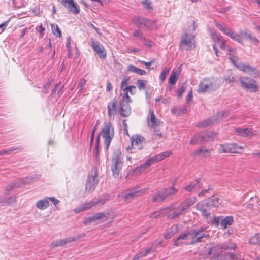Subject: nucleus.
Masks as SVG:
<instances>
[{"instance_id": "nucleus-50", "label": "nucleus", "mask_w": 260, "mask_h": 260, "mask_svg": "<svg viewBox=\"0 0 260 260\" xmlns=\"http://www.w3.org/2000/svg\"><path fill=\"white\" fill-rule=\"evenodd\" d=\"M209 31L211 37L214 41H219V39H220L217 35L216 31L214 30L210 29Z\"/></svg>"}, {"instance_id": "nucleus-15", "label": "nucleus", "mask_w": 260, "mask_h": 260, "mask_svg": "<svg viewBox=\"0 0 260 260\" xmlns=\"http://www.w3.org/2000/svg\"><path fill=\"white\" fill-rule=\"evenodd\" d=\"M242 86L248 89L251 92H256L259 89V86L256 81L249 77H241L239 79Z\"/></svg>"}, {"instance_id": "nucleus-19", "label": "nucleus", "mask_w": 260, "mask_h": 260, "mask_svg": "<svg viewBox=\"0 0 260 260\" xmlns=\"http://www.w3.org/2000/svg\"><path fill=\"white\" fill-rule=\"evenodd\" d=\"M62 4L67 8L69 11L75 14L80 13V9L77 4L74 2V0H61Z\"/></svg>"}, {"instance_id": "nucleus-60", "label": "nucleus", "mask_w": 260, "mask_h": 260, "mask_svg": "<svg viewBox=\"0 0 260 260\" xmlns=\"http://www.w3.org/2000/svg\"><path fill=\"white\" fill-rule=\"evenodd\" d=\"M162 243V241L161 240H159L158 241H155L153 244H152V247L151 248V250L152 249H155L156 248H157L158 245H161Z\"/></svg>"}, {"instance_id": "nucleus-6", "label": "nucleus", "mask_w": 260, "mask_h": 260, "mask_svg": "<svg viewBox=\"0 0 260 260\" xmlns=\"http://www.w3.org/2000/svg\"><path fill=\"white\" fill-rule=\"evenodd\" d=\"M220 204V202L219 199L213 197L198 203L196 205V208L201 212L205 218H208L210 217L209 210L212 208L217 207Z\"/></svg>"}, {"instance_id": "nucleus-48", "label": "nucleus", "mask_w": 260, "mask_h": 260, "mask_svg": "<svg viewBox=\"0 0 260 260\" xmlns=\"http://www.w3.org/2000/svg\"><path fill=\"white\" fill-rule=\"evenodd\" d=\"M146 80L139 79L137 81V85L139 90L145 89L146 88Z\"/></svg>"}, {"instance_id": "nucleus-55", "label": "nucleus", "mask_w": 260, "mask_h": 260, "mask_svg": "<svg viewBox=\"0 0 260 260\" xmlns=\"http://www.w3.org/2000/svg\"><path fill=\"white\" fill-rule=\"evenodd\" d=\"M161 155L162 156V159H165V158L168 157L169 156L172 154V152L171 151H166L160 153Z\"/></svg>"}, {"instance_id": "nucleus-16", "label": "nucleus", "mask_w": 260, "mask_h": 260, "mask_svg": "<svg viewBox=\"0 0 260 260\" xmlns=\"http://www.w3.org/2000/svg\"><path fill=\"white\" fill-rule=\"evenodd\" d=\"M242 150L243 147L236 143L221 144L219 149L220 153H240Z\"/></svg>"}, {"instance_id": "nucleus-8", "label": "nucleus", "mask_w": 260, "mask_h": 260, "mask_svg": "<svg viewBox=\"0 0 260 260\" xmlns=\"http://www.w3.org/2000/svg\"><path fill=\"white\" fill-rule=\"evenodd\" d=\"M133 22L138 27L145 28L149 30L157 29L156 21L146 18L138 16L133 19Z\"/></svg>"}, {"instance_id": "nucleus-56", "label": "nucleus", "mask_w": 260, "mask_h": 260, "mask_svg": "<svg viewBox=\"0 0 260 260\" xmlns=\"http://www.w3.org/2000/svg\"><path fill=\"white\" fill-rule=\"evenodd\" d=\"M192 98H193V94H192V91L191 89L190 92L188 93V94L187 95V102L188 104H189L190 102H192Z\"/></svg>"}, {"instance_id": "nucleus-41", "label": "nucleus", "mask_w": 260, "mask_h": 260, "mask_svg": "<svg viewBox=\"0 0 260 260\" xmlns=\"http://www.w3.org/2000/svg\"><path fill=\"white\" fill-rule=\"evenodd\" d=\"M249 243L251 244H260V233L255 234L249 239Z\"/></svg>"}, {"instance_id": "nucleus-27", "label": "nucleus", "mask_w": 260, "mask_h": 260, "mask_svg": "<svg viewBox=\"0 0 260 260\" xmlns=\"http://www.w3.org/2000/svg\"><path fill=\"white\" fill-rule=\"evenodd\" d=\"M235 132L242 136L248 138L251 137L254 135V133L249 128H235Z\"/></svg>"}, {"instance_id": "nucleus-58", "label": "nucleus", "mask_w": 260, "mask_h": 260, "mask_svg": "<svg viewBox=\"0 0 260 260\" xmlns=\"http://www.w3.org/2000/svg\"><path fill=\"white\" fill-rule=\"evenodd\" d=\"M8 22H9V21H7L4 22L3 23H2V24H0V29H1L0 32H2L5 30L6 27L7 26V24Z\"/></svg>"}, {"instance_id": "nucleus-33", "label": "nucleus", "mask_w": 260, "mask_h": 260, "mask_svg": "<svg viewBox=\"0 0 260 260\" xmlns=\"http://www.w3.org/2000/svg\"><path fill=\"white\" fill-rule=\"evenodd\" d=\"M127 71L134 73L140 75H144L146 74L145 70L139 69L133 64H129L127 66Z\"/></svg>"}, {"instance_id": "nucleus-28", "label": "nucleus", "mask_w": 260, "mask_h": 260, "mask_svg": "<svg viewBox=\"0 0 260 260\" xmlns=\"http://www.w3.org/2000/svg\"><path fill=\"white\" fill-rule=\"evenodd\" d=\"M166 198V194L165 193V190H163L162 188L155 194L152 198V201L153 202H159L165 200Z\"/></svg>"}, {"instance_id": "nucleus-57", "label": "nucleus", "mask_w": 260, "mask_h": 260, "mask_svg": "<svg viewBox=\"0 0 260 260\" xmlns=\"http://www.w3.org/2000/svg\"><path fill=\"white\" fill-rule=\"evenodd\" d=\"M47 199H48V201H51L55 206L59 203V201L54 197H47Z\"/></svg>"}, {"instance_id": "nucleus-2", "label": "nucleus", "mask_w": 260, "mask_h": 260, "mask_svg": "<svg viewBox=\"0 0 260 260\" xmlns=\"http://www.w3.org/2000/svg\"><path fill=\"white\" fill-rule=\"evenodd\" d=\"M196 202L195 198H189L185 199L179 205L175 204L165 208L168 218L174 219L185 214Z\"/></svg>"}, {"instance_id": "nucleus-24", "label": "nucleus", "mask_w": 260, "mask_h": 260, "mask_svg": "<svg viewBox=\"0 0 260 260\" xmlns=\"http://www.w3.org/2000/svg\"><path fill=\"white\" fill-rule=\"evenodd\" d=\"M117 105V101L115 99L110 102L107 106L108 115L110 118H114L117 113L116 107Z\"/></svg>"}, {"instance_id": "nucleus-34", "label": "nucleus", "mask_w": 260, "mask_h": 260, "mask_svg": "<svg viewBox=\"0 0 260 260\" xmlns=\"http://www.w3.org/2000/svg\"><path fill=\"white\" fill-rule=\"evenodd\" d=\"M258 199L256 197H252L248 204V206L249 208H252L253 210H260V207L259 206Z\"/></svg>"}, {"instance_id": "nucleus-10", "label": "nucleus", "mask_w": 260, "mask_h": 260, "mask_svg": "<svg viewBox=\"0 0 260 260\" xmlns=\"http://www.w3.org/2000/svg\"><path fill=\"white\" fill-rule=\"evenodd\" d=\"M121 154L120 152L117 151L115 152L112 159L111 170L113 175L115 178H117L119 176V172L121 168Z\"/></svg>"}, {"instance_id": "nucleus-43", "label": "nucleus", "mask_w": 260, "mask_h": 260, "mask_svg": "<svg viewBox=\"0 0 260 260\" xmlns=\"http://www.w3.org/2000/svg\"><path fill=\"white\" fill-rule=\"evenodd\" d=\"M109 200V197L108 195H105L102 199H93L95 203V206L98 205H104L107 201Z\"/></svg>"}, {"instance_id": "nucleus-38", "label": "nucleus", "mask_w": 260, "mask_h": 260, "mask_svg": "<svg viewBox=\"0 0 260 260\" xmlns=\"http://www.w3.org/2000/svg\"><path fill=\"white\" fill-rule=\"evenodd\" d=\"M143 7L147 11L151 12L153 10V7L151 2L149 0H144L141 2Z\"/></svg>"}, {"instance_id": "nucleus-31", "label": "nucleus", "mask_w": 260, "mask_h": 260, "mask_svg": "<svg viewBox=\"0 0 260 260\" xmlns=\"http://www.w3.org/2000/svg\"><path fill=\"white\" fill-rule=\"evenodd\" d=\"M150 118L148 119V125L151 127H154L159 125V121L157 119L154 115V112L150 110L149 111Z\"/></svg>"}, {"instance_id": "nucleus-13", "label": "nucleus", "mask_w": 260, "mask_h": 260, "mask_svg": "<svg viewBox=\"0 0 260 260\" xmlns=\"http://www.w3.org/2000/svg\"><path fill=\"white\" fill-rule=\"evenodd\" d=\"M20 185L16 181L13 182L11 185L10 186H8L6 189V194L5 196V197L4 198V199H0V204H1L3 206H6V205H12L15 203V198L10 196L9 197H7V194H9L11 190L14 188H19L20 187Z\"/></svg>"}, {"instance_id": "nucleus-42", "label": "nucleus", "mask_w": 260, "mask_h": 260, "mask_svg": "<svg viewBox=\"0 0 260 260\" xmlns=\"http://www.w3.org/2000/svg\"><path fill=\"white\" fill-rule=\"evenodd\" d=\"M203 141L201 140V137H200V133L194 136L191 139L190 141V144H198L203 143Z\"/></svg>"}, {"instance_id": "nucleus-9", "label": "nucleus", "mask_w": 260, "mask_h": 260, "mask_svg": "<svg viewBox=\"0 0 260 260\" xmlns=\"http://www.w3.org/2000/svg\"><path fill=\"white\" fill-rule=\"evenodd\" d=\"M98 170L96 167H93L89 174L86 183V190L89 192H92L98 183Z\"/></svg>"}, {"instance_id": "nucleus-59", "label": "nucleus", "mask_w": 260, "mask_h": 260, "mask_svg": "<svg viewBox=\"0 0 260 260\" xmlns=\"http://www.w3.org/2000/svg\"><path fill=\"white\" fill-rule=\"evenodd\" d=\"M233 31L229 28H225V29H224L223 32L227 36H229L230 37V36L232 35V33H233Z\"/></svg>"}, {"instance_id": "nucleus-53", "label": "nucleus", "mask_w": 260, "mask_h": 260, "mask_svg": "<svg viewBox=\"0 0 260 260\" xmlns=\"http://www.w3.org/2000/svg\"><path fill=\"white\" fill-rule=\"evenodd\" d=\"M185 90V87L183 85L181 86L177 90V94L179 98L182 96V94Z\"/></svg>"}, {"instance_id": "nucleus-47", "label": "nucleus", "mask_w": 260, "mask_h": 260, "mask_svg": "<svg viewBox=\"0 0 260 260\" xmlns=\"http://www.w3.org/2000/svg\"><path fill=\"white\" fill-rule=\"evenodd\" d=\"M86 80L85 79H81L78 84V88H79V92L81 93H84V89L86 85Z\"/></svg>"}, {"instance_id": "nucleus-29", "label": "nucleus", "mask_w": 260, "mask_h": 260, "mask_svg": "<svg viewBox=\"0 0 260 260\" xmlns=\"http://www.w3.org/2000/svg\"><path fill=\"white\" fill-rule=\"evenodd\" d=\"M201 180V179L200 178H198L195 181L191 182L190 184L185 187V190L189 192H192L194 190L199 188L200 187Z\"/></svg>"}, {"instance_id": "nucleus-54", "label": "nucleus", "mask_w": 260, "mask_h": 260, "mask_svg": "<svg viewBox=\"0 0 260 260\" xmlns=\"http://www.w3.org/2000/svg\"><path fill=\"white\" fill-rule=\"evenodd\" d=\"M16 149L10 148L8 149H5L2 151H0V155H4L5 154H10L13 150Z\"/></svg>"}, {"instance_id": "nucleus-4", "label": "nucleus", "mask_w": 260, "mask_h": 260, "mask_svg": "<svg viewBox=\"0 0 260 260\" xmlns=\"http://www.w3.org/2000/svg\"><path fill=\"white\" fill-rule=\"evenodd\" d=\"M220 86V81L217 79L204 78L198 85L199 93H211L217 90Z\"/></svg>"}, {"instance_id": "nucleus-20", "label": "nucleus", "mask_w": 260, "mask_h": 260, "mask_svg": "<svg viewBox=\"0 0 260 260\" xmlns=\"http://www.w3.org/2000/svg\"><path fill=\"white\" fill-rule=\"evenodd\" d=\"M162 158L161 155V154L159 153L157 155H156L154 156H153L148 159L144 164L141 165L139 167V169L141 171H144L145 169L148 168L152 164L155 162H158L162 160Z\"/></svg>"}, {"instance_id": "nucleus-61", "label": "nucleus", "mask_w": 260, "mask_h": 260, "mask_svg": "<svg viewBox=\"0 0 260 260\" xmlns=\"http://www.w3.org/2000/svg\"><path fill=\"white\" fill-rule=\"evenodd\" d=\"M241 35L245 37L248 39H250L252 35L247 30H245L241 32Z\"/></svg>"}, {"instance_id": "nucleus-39", "label": "nucleus", "mask_w": 260, "mask_h": 260, "mask_svg": "<svg viewBox=\"0 0 260 260\" xmlns=\"http://www.w3.org/2000/svg\"><path fill=\"white\" fill-rule=\"evenodd\" d=\"M51 27L52 33L54 36L59 38L61 37V32L57 25L55 24H51Z\"/></svg>"}, {"instance_id": "nucleus-49", "label": "nucleus", "mask_w": 260, "mask_h": 260, "mask_svg": "<svg viewBox=\"0 0 260 260\" xmlns=\"http://www.w3.org/2000/svg\"><path fill=\"white\" fill-rule=\"evenodd\" d=\"M226 260H241L240 256L237 255L234 253H228L225 257Z\"/></svg>"}, {"instance_id": "nucleus-46", "label": "nucleus", "mask_w": 260, "mask_h": 260, "mask_svg": "<svg viewBox=\"0 0 260 260\" xmlns=\"http://www.w3.org/2000/svg\"><path fill=\"white\" fill-rule=\"evenodd\" d=\"M133 36L138 38L140 40H146V37L144 36L143 33L139 29H136L134 31Z\"/></svg>"}, {"instance_id": "nucleus-18", "label": "nucleus", "mask_w": 260, "mask_h": 260, "mask_svg": "<svg viewBox=\"0 0 260 260\" xmlns=\"http://www.w3.org/2000/svg\"><path fill=\"white\" fill-rule=\"evenodd\" d=\"M91 46L93 51L98 54L99 57L104 59L106 57V50L102 45L98 41H95L93 39H91Z\"/></svg>"}, {"instance_id": "nucleus-51", "label": "nucleus", "mask_w": 260, "mask_h": 260, "mask_svg": "<svg viewBox=\"0 0 260 260\" xmlns=\"http://www.w3.org/2000/svg\"><path fill=\"white\" fill-rule=\"evenodd\" d=\"M230 37L234 40L237 41L238 42L240 43H242V40L241 36H240L238 34H235V32H233L232 35L230 36Z\"/></svg>"}, {"instance_id": "nucleus-7", "label": "nucleus", "mask_w": 260, "mask_h": 260, "mask_svg": "<svg viewBox=\"0 0 260 260\" xmlns=\"http://www.w3.org/2000/svg\"><path fill=\"white\" fill-rule=\"evenodd\" d=\"M230 59L234 66L240 71L246 73L255 78L260 76V72L256 68L253 67L249 64L243 63L242 62L237 63L231 57L230 58Z\"/></svg>"}, {"instance_id": "nucleus-62", "label": "nucleus", "mask_w": 260, "mask_h": 260, "mask_svg": "<svg viewBox=\"0 0 260 260\" xmlns=\"http://www.w3.org/2000/svg\"><path fill=\"white\" fill-rule=\"evenodd\" d=\"M67 48H68V51L71 52V37H69L67 40Z\"/></svg>"}, {"instance_id": "nucleus-32", "label": "nucleus", "mask_w": 260, "mask_h": 260, "mask_svg": "<svg viewBox=\"0 0 260 260\" xmlns=\"http://www.w3.org/2000/svg\"><path fill=\"white\" fill-rule=\"evenodd\" d=\"M106 214L104 212L99 213L93 216L88 217L84 223L85 225H87L92 221L104 218Z\"/></svg>"}, {"instance_id": "nucleus-35", "label": "nucleus", "mask_w": 260, "mask_h": 260, "mask_svg": "<svg viewBox=\"0 0 260 260\" xmlns=\"http://www.w3.org/2000/svg\"><path fill=\"white\" fill-rule=\"evenodd\" d=\"M233 222L232 216H227L221 221V225L223 229H226L228 225H230Z\"/></svg>"}, {"instance_id": "nucleus-30", "label": "nucleus", "mask_w": 260, "mask_h": 260, "mask_svg": "<svg viewBox=\"0 0 260 260\" xmlns=\"http://www.w3.org/2000/svg\"><path fill=\"white\" fill-rule=\"evenodd\" d=\"M194 154L197 156L206 157L210 156L211 153L209 149H207L204 147H202L196 151Z\"/></svg>"}, {"instance_id": "nucleus-1", "label": "nucleus", "mask_w": 260, "mask_h": 260, "mask_svg": "<svg viewBox=\"0 0 260 260\" xmlns=\"http://www.w3.org/2000/svg\"><path fill=\"white\" fill-rule=\"evenodd\" d=\"M204 231V228L190 229L186 233L180 235L174 241V245L179 246L181 240L186 241L187 244L190 245L200 242L201 239L206 236Z\"/></svg>"}, {"instance_id": "nucleus-11", "label": "nucleus", "mask_w": 260, "mask_h": 260, "mask_svg": "<svg viewBox=\"0 0 260 260\" xmlns=\"http://www.w3.org/2000/svg\"><path fill=\"white\" fill-rule=\"evenodd\" d=\"M147 190L148 188H147L140 190L133 188L122 192L118 196V197L123 198L125 202H129L135 197L143 195Z\"/></svg>"}, {"instance_id": "nucleus-17", "label": "nucleus", "mask_w": 260, "mask_h": 260, "mask_svg": "<svg viewBox=\"0 0 260 260\" xmlns=\"http://www.w3.org/2000/svg\"><path fill=\"white\" fill-rule=\"evenodd\" d=\"M228 111H223L218 114L217 116L213 117L211 118L205 120L202 123L198 124L197 126L199 127H206L210 126L212 124L214 123L218 120H220L228 115Z\"/></svg>"}, {"instance_id": "nucleus-45", "label": "nucleus", "mask_w": 260, "mask_h": 260, "mask_svg": "<svg viewBox=\"0 0 260 260\" xmlns=\"http://www.w3.org/2000/svg\"><path fill=\"white\" fill-rule=\"evenodd\" d=\"M177 80V73L174 71H172L169 78V83L171 85H174Z\"/></svg>"}, {"instance_id": "nucleus-63", "label": "nucleus", "mask_w": 260, "mask_h": 260, "mask_svg": "<svg viewBox=\"0 0 260 260\" xmlns=\"http://www.w3.org/2000/svg\"><path fill=\"white\" fill-rule=\"evenodd\" d=\"M219 44L220 47L221 49H224L225 48V41L219 39V41H217Z\"/></svg>"}, {"instance_id": "nucleus-36", "label": "nucleus", "mask_w": 260, "mask_h": 260, "mask_svg": "<svg viewBox=\"0 0 260 260\" xmlns=\"http://www.w3.org/2000/svg\"><path fill=\"white\" fill-rule=\"evenodd\" d=\"M163 190H165V193L166 194L167 198L176 194L177 192V189L175 188L174 186L164 188Z\"/></svg>"}, {"instance_id": "nucleus-25", "label": "nucleus", "mask_w": 260, "mask_h": 260, "mask_svg": "<svg viewBox=\"0 0 260 260\" xmlns=\"http://www.w3.org/2000/svg\"><path fill=\"white\" fill-rule=\"evenodd\" d=\"M215 136L213 132H203L200 133V137L203 142L212 141Z\"/></svg>"}, {"instance_id": "nucleus-52", "label": "nucleus", "mask_w": 260, "mask_h": 260, "mask_svg": "<svg viewBox=\"0 0 260 260\" xmlns=\"http://www.w3.org/2000/svg\"><path fill=\"white\" fill-rule=\"evenodd\" d=\"M125 88H127V91L129 92L132 95L134 94L136 91V87L135 86H126Z\"/></svg>"}, {"instance_id": "nucleus-22", "label": "nucleus", "mask_w": 260, "mask_h": 260, "mask_svg": "<svg viewBox=\"0 0 260 260\" xmlns=\"http://www.w3.org/2000/svg\"><path fill=\"white\" fill-rule=\"evenodd\" d=\"M130 102L126 101H121L120 104V113L123 117H127L131 113V108L129 105Z\"/></svg>"}, {"instance_id": "nucleus-5", "label": "nucleus", "mask_w": 260, "mask_h": 260, "mask_svg": "<svg viewBox=\"0 0 260 260\" xmlns=\"http://www.w3.org/2000/svg\"><path fill=\"white\" fill-rule=\"evenodd\" d=\"M100 136H102V138L104 139L105 147L107 150L114 136V127L111 122H108L104 123V126L101 131L100 135L97 138L96 144V149L97 151L99 150L98 146L99 144Z\"/></svg>"}, {"instance_id": "nucleus-64", "label": "nucleus", "mask_w": 260, "mask_h": 260, "mask_svg": "<svg viewBox=\"0 0 260 260\" xmlns=\"http://www.w3.org/2000/svg\"><path fill=\"white\" fill-rule=\"evenodd\" d=\"M128 80L127 79H123L121 82V88H124L126 86Z\"/></svg>"}, {"instance_id": "nucleus-40", "label": "nucleus", "mask_w": 260, "mask_h": 260, "mask_svg": "<svg viewBox=\"0 0 260 260\" xmlns=\"http://www.w3.org/2000/svg\"><path fill=\"white\" fill-rule=\"evenodd\" d=\"M151 251V248H147L146 249L145 251H141L138 254H137L133 259V260H139L140 258H142L146 256L147 254L149 253Z\"/></svg>"}, {"instance_id": "nucleus-3", "label": "nucleus", "mask_w": 260, "mask_h": 260, "mask_svg": "<svg viewBox=\"0 0 260 260\" xmlns=\"http://www.w3.org/2000/svg\"><path fill=\"white\" fill-rule=\"evenodd\" d=\"M236 247L235 244L227 242L211 248L208 251V254L212 255V260H222L223 255L225 253V250L229 249L235 250Z\"/></svg>"}, {"instance_id": "nucleus-23", "label": "nucleus", "mask_w": 260, "mask_h": 260, "mask_svg": "<svg viewBox=\"0 0 260 260\" xmlns=\"http://www.w3.org/2000/svg\"><path fill=\"white\" fill-rule=\"evenodd\" d=\"M93 206H95V203L93 200L86 201L80 206L75 208L74 209V212L75 213H79L81 212L88 210L91 209Z\"/></svg>"}, {"instance_id": "nucleus-14", "label": "nucleus", "mask_w": 260, "mask_h": 260, "mask_svg": "<svg viewBox=\"0 0 260 260\" xmlns=\"http://www.w3.org/2000/svg\"><path fill=\"white\" fill-rule=\"evenodd\" d=\"M194 36L190 34H185L182 37L180 47L181 49L190 50L195 47Z\"/></svg>"}, {"instance_id": "nucleus-12", "label": "nucleus", "mask_w": 260, "mask_h": 260, "mask_svg": "<svg viewBox=\"0 0 260 260\" xmlns=\"http://www.w3.org/2000/svg\"><path fill=\"white\" fill-rule=\"evenodd\" d=\"M144 138L141 136L135 135L131 138L132 147H127L126 149L129 153L135 152L134 150L142 149L145 144Z\"/></svg>"}, {"instance_id": "nucleus-37", "label": "nucleus", "mask_w": 260, "mask_h": 260, "mask_svg": "<svg viewBox=\"0 0 260 260\" xmlns=\"http://www.w3.org/2000/svg\"><path fill=\"white\" fill-rule=\"evenodd\" d=\"M167 216V211L165 208L162 209L159 211L155 212L154 213L150 215V218H158L161 216Z\"/></svg>"}, {"instance_id": "nucleus-44", "label": "nucleus", "mask_w": 260, "mask_h": 260, "mask_svg": "<svg viewBox=\"0 0 260 260\" xmlns=\"http://www.w3.org/2000/svg\"><path fill=\"white\" fill-rule=\"evenodd\" d=\"M170 69L169 68L166 67L160 73L159 76V79L162 83L165 80L167 76L168 75L170 72Z\"/></svg>"}, {"instance_id": "nucleus-21", "label": "nucleus", "mask_w": 260, "mask_h": 260, "mask_svg": "<svg viewBox=\"0 0 260 260\" xmlns=\"http://www.w3.org/2000/svg\"><path fill=\"white\" fill-rule=\"evenodd\" d=\"M79 238V237H69L64 239H57L53 241L51 243V245L52 247L62 246L68 243H70L77 240Z\"/></svg>"}, {"instance_id": "nucleus-26", "label": "nucleus", "mask_w": 260, "mask_h": 260, "mask_svg": "<svg viewBox=\"0 0 260 260\" xmlns=\"http://www.w3.org/2000/svg\"><path fill=\"white\" fill-rule=\"evenodd\" d=\"M36 206L37 208L41 210L47 209L49 206V203L47 197L37 201L36 203Z\"/></svg>"}]
</instances>
